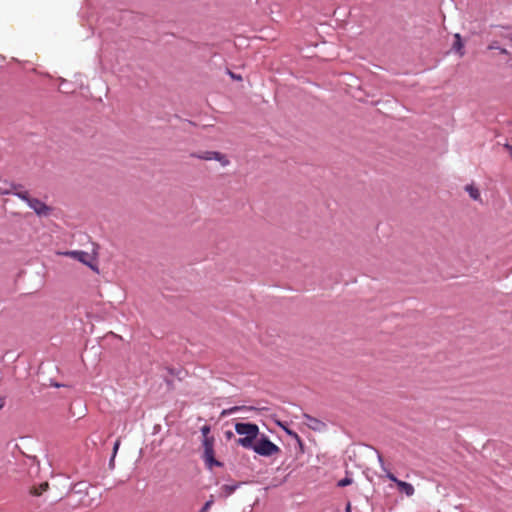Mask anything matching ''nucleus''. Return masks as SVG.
<instances>
[{"instance_id":"obj_10","label":"nucleus","mask_w":512,"mask_h":512,"mask_svg":"<svg viewBox=\"0 0 512 512\" xmlns=\"http://www.w3.org/2000/svg\"><path fill=\"white\" fill-rule=\"evenodd\" d=\"M16 196H18L20 199L25 201L27 204L29 200H31L32 197H30L29 193L27 191H16L14 193Z\"/></svg>"},{"instance_id":"obj_17","label":"nucleus","mask_w":512,"mask_h":512,"mask_svg":"<svg viewBox=\"0 0 512 512\" xmlns=\"http://www.w3.org/2000/svg\"><path fill=\"white\" fill-rule=\"evenodd\" d=\"M209 431H210V429H209V427H208V426H204V427L202 428V433H203V435H204V438H205V437H208V436H207V434L209 433Z\"/></svg>"},{"instance_id":"obj_15","label":"nucleus","mask_w":512,"mask_h":512,"mask_svg":"<svg viewBox=\"0 0 512 512\" xmlns=\"http://www.w3.org/2000/svg\"><path fill=\"white\" fill-rule=\"evenodd\" d=\"M222 490H223V492L225 493L226 496H229V495H231L234 492L235 487L234 486H230V485H224L222 487Z\"/></svg>"},{"instance_id":"obj_6","label":"nucleus","mask_w":512,"mask_h":512,"mask_svg":"<svg viewBox=\"0 0 512 512\" xmlns=\"http://www.w3.org/2000/svg\"><path fill=\"white\" fill-rule=\"evenodd\" d=\"M27 205L40 217L49 216L51 213V208L37 198L32 197Z\"/></svg>"},{"instance_id":"obj_13","label":"nucleus","mask_w":512,"mask_h":512,"mask_svg":"<svg viewBox=\"0 0 512 512\" xmlns=\"http://www.w3.org/2000/svg\"><path fill=\"white\" fill-rule=\"evenodd\" d=\"M352 483V479L349 478V477H345L343 479H341L339 482H338V486L339 487H345V486H348Z\"/></svg>"},{"instance_id":"obj_11","label":"nucleus","mask_w":512,"mask_h":512,"mask_svg":"<svg viewBox=\"0 0 512 512\" xmlns=\"http://www.w3.org/2000/svg\"><path fill=\"white\" fill-rule=\"evenodd\" d=\"M240 409V407H231L229 409H224L221 413L222 416H229V415H232L234 413H236L238 410Z\"/></svg>"},{"instance_id":"obj_4","label":"nucleus","mask_w":512,"mask_h":512,"mask_svg":"<svg viewBox=\"0 0 512 512\" xmlns=\"http://www.w3.org/2000/svg\"><path fill=\"white\" fill-rule=\"evenodd\" d=\"M203 460L206 466L209 469H212L214 466L220 467L222 463L214 458V439L210 437H205L203 440Z\"/></svg>"},{"instance_id":"obj_2","label":"nucleus","mask_w":512,"mask_h":512,"mask_svg":"<svg viewBox=\"0 0 512 512\" xmlns=\"http://www.w3.org/2000/svg\"><path fill=\"white\" fill-rule=\"evenodd\" d=\"M248 449H252L255 453L265 457L273 456L280 451L279 447L271 442L265 435H262L259 439L257 438L253 442L252 447Z\"/></svg>"},{"instance_id":"obj_18","label":"nucleus","mask_w":512,"mask_h":512,"mask_svg":"<svg viewBox=\"0 0 512 512\" xmlns=\"http://www.w3.org/2000/svg\"><path fill=\"white\" fill-rule=\"evenodd\" d=\"M309 420H311L313 422V425H311V427L315 429L316 425H318L319 422L316 419H312V418H309Z\"/></svg>"},{"instance_id":"obj_14","label":"nucleus","mask_w":512,"mask_h":512,"mask_svg":"<svg viewBox=\"0 0 512 512\" xmlns=\"http://www.w3.org/2000/svg\"><path fill=\"white\" fill-rule=\"evenodd\" d=\"M48 488V483H43L40 485L39 489L34 490L35 495H41L44 491H46Z\"/></svg>"},{"instance_id":"obj_12","label":"nucleus","mask_w":512,"mask_h":512,"mask_svg":"<svg viewBox=\"0 0 512 512\" xmlns=\"http://www.w3.org/2000/svg\"><path fill=\"white\" fill-rule=\"evenodd\" d=\"M213 503H214V500H213V497L211 496V498L204 504V506L202 507L200 512H209Z\"/></svg>"},{"instance_id":"obj_16","label":"nucleus","mask_w":512,"mask_h":512,"mask_svg":"<svg viewBox=\"0 0 512 512\" xmlns=\"http://www.w3.org/2000/svg\"><path fill=\"white\" fill-rule=\"evenodd\" d=\"M119 445H120V441L117 440L114 444V447H113V457L116 455L117 451H118V448H119Z\"/></svg>"},{"instance_id":"obj_22","label":"nucleus","mask_w":512,"mask_h":512,"mask_svg":"<svg viewBox=\"0 0 512 512\" xmlns=\"http://www.w3.org/2000/svg\"><path fill=\"white\" fill-rule=\"evenodd\" d=\"M506 147H507L510 151H512V147H511L510 145H506Z\"/></svg>"},{"instance_id":"obj_21","label":"nucleus","mask_w":512,"mask_h":512,"mask_svg":"<svg viewBox=\"0 0 512 512\" xmlns=\"http://www.w3.org/2000/svg\"><path fill=\"white\" fill-rule=\"evenodd\" d=\"M231 76H232L233 78L240 79V77H237V75L231 74Z\"/></svg>"},{"instance_id":"obj_20","label":"nucleus","mask_w":512,"mask_h":512,"mask_svg":"<svg viewBox=\"0 0 512 512\" xmlns=\"http://www.w3.org/2000/svg\"><path fill=\"white\" fill-rule=\"evenodd\" d=\"M490 49H498V46H497V45H495V44H492V45L490 46Z\"/></svg>"},{"instance_id":"obj_3","label":"nucleus","mask_w":512,"mask_h":512,"mask_svg":"<svg viewBox=\"0 0 512 512\" xmlns=\"http://www.w3.org/2000/svg\"><path fill=\"white\" fill-rule=\"evenodd\" d=\"M377 458L386 477L396 483L400 492L406 494L407 496H412L415 492L414 487L410 483L397 479L396 476L385 466L383 457L379 452H377Z\"/></svg>"},{"instance_id":"obj_9","label":"nucleus","mask_w":512,"mask_h":512,"mask_svg":"<svg viewBox=\"0 0 512 512\" xmlns=\"http://www.w3.org/2000/svg\"><path fill=\"white\" fill-rule=\"evenodd\" d=\"M462 42H461V38H460V35L459 34H456L455 35V42L453 44V49L459 53L460 55H463V52H462Z\"/></svg>"},{"instance_id":"obj_7","label":"nucleus","mask_w":512,"mask_h":512,"mask_svg":"<svg viewBox=\"0 0 512 512\" xmlns=\"http://www.w3.org/2000/svg\"><path fill=\"white\" fill-rule=\"evenodd\" d=\"M64 255L66 256H69L73 259H76L86 265H89V254L87 252H84V251H68V252H65Z\"/></svg>"},{"instance_id":"obj_8","label":"nucleus","mask_w":512,"mask_h":512,"mask_svg":"<svg viewBox=\"0 0 512 512\" xmlns=\"http://www.w3.org/2000/svg\"><path fill=\"white\" fill-rule=\"evenodd\" d=\"M465 190L468 192L469 196L473 200H475V201H479L480 200V192H479L478 188H476L473 185H467L465 187Z\"/></svg>"},{"instance_id":"obj_5","label":"nucleus","mask_w":512,"mask_h":512,"mask_svg":"<svg viewBox=\"0 0 512 512\" xmlns=\"http://www.w3.org/2000/svg\"><path fill=\"white\" fill-rule=\"evenodd\" d=\"M192 156L202 160H216L220 162L223 167L229 164V160L226 158V156L216 151H203L194 153Z\"/></svg>"},{"instance_id":"obj_1","label":"nucleus","mask_w":512,"mask_h":512,"mask_svg":"<svg viewBox=\"0 0 512 512\" xmlns=\"http://www.w3.org/2000/svg\"><path fill=\"white\" fill-rule=\"evenodd\" d=\"M235 431L238 435L243 436L237 440V444L246 449L252 447L253 442L259 435V427L256 424L249 422L236 423Z\"/></svg>"},{"instance_id":"obj_19","label":"nucleus","mask_w":512,"mask_h":512,"mask_svg":"<svg viewBox=\"0 0 512 512\" xmlns=\"http://www.w3.org/2000/svg\"><path fill=\"white\" fill-rule=\"evenodd\" d=\"M309 420H311L313 422V425H311V427L315 429L316 425H318L319 422L316 419H312V418H309Z\"/></svg>"}]
</instances>
